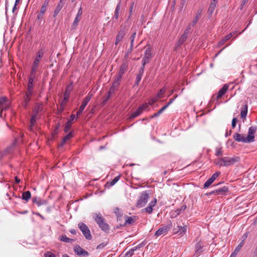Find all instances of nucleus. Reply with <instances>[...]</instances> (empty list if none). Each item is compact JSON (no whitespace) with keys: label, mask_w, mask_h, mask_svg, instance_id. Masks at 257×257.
<instances>
[{"label":"nucleus","mask_w":257,"mask_h":257,"mask_svg":"<svg viewBox=\"0 0 257 257\" xmlns=\"http://www.w3.org/2000/svg\"><path fill=\"white\" fill-rule=\"evenodd\" d=\"M92 216L99 227L105 233H108L110 230L109 225L105 222V219L99 212L92 213Z\"/></svg>","instance_id":"f257e3e1"},{"label":"nucleus","mask_w":257,"mask_h":257,"mask_svg":"<svg viewBox=\"0 0 257 257\" xmlns=\"http://www.w3.org/2000/svg\"><path fill=\"white\" fill-rule=\"evenodd\" d=\"M240 160L239 157H221L214 160V163L220 166L228 167L234 164Z\"/></svg>","instance_id":"f03ea898"},{"label":"nucleus","mask_w":257,"mask_h":257,"mask_svg":"<svg viewBox=\"0 0 257 257\" xmlns=\"http://www.w3.org/2000/svg\"><path fill=\"white\" fill-rule=\"evenodd\" d=\"M45 52V49L44 47H41L37 52L32 67V69H33V71L37 70L41 60L44 57Z\"/></svg>","instance_id":"7ed1b4c3"},{"label":"nucleus","mask_w":257,"mask_h":257,"mask_svg":"<svg viewBox=\"0 0 257 257\" xmlns=\"http://www.w3.org/2000/svg\"><path fill=\"white\" fill-rule=\"evenodd\" d=\"M149 197V194L147 191L142 192L137 200L136 206L138 208L144 207L147 203Z\"/></svg>","instance_id":"20e7f679"},{"label":"nucleus","mask_w":257,"mask_h":257,"mask_svg":"<svg viewBox=\"0 0 257 257\" xmlns=\"http://www.w3.org/2000/svg\"><path fill=\"white\" fill-rule=\"evenodd\" d=\"M78 225L86 239L91 240L92 239V235L88 227L83 222H80Z\"/></svg>","instance_id":"39448f33"},{"label":"nucleus","mask_w":257,"mask_h":257,"mask_svg":"<svg viewBox=\"0 0 257 257\" xmlns=\"http://www.w3.org/2000/svg\"><path fill=\"white\" fill-rule=\"evenodd\" d=\"M256 126H251L248 129L247 137L245 138L247 143H251L254 141V134L256 131Z\"/></svg>","instance_id":"423d86ee"},{"label":"nucleus","mask_w":257,"mask_h":257,"mask_svg":"<svg viewBox=\"0 0 257 257\" xmlns=\"http://www.w3.org/2000/svg\"><path fill=\"white\" fill-rule=\"evenodd\" d=\"M153 57L152 50L151 47L148 46L145 51L144 57L142 60L143 65H146V64L149 62L150 59Z\"/></svg>","instance_id":"0eeeda50"},{"label":"nucleus","mask_w":257,"mask_h":257,"mask_svg":"<svg viewBox=\"0 0 257 257\" xmlns=\"http://www.w3.org/2000/svg\"><path fill=\"white\" fill-rule=\"evenodd\" d=\"M92 97V94L89 93L84 99L81 103V105H80L78 110L77 112V115L80 114L83 110L84 109L85 106L87 104L88 102L90 101L91 98Z\"/></svg>","instance_id":"6e6552de"},{"label":"nucleus","mask_w":257,"mask_h":257,"mask_svg":"<svg viewBox=\"0 0 257 257\" xmlns=\"http://www.w3.org/2000/svg\"><path fill=\"white\" fill-rule=\"evenodd\" d=\"M74 251L76 254L80 256H88L89 255V253L87 251L84 250L78 245L74 246Z\"/></svg>","instance_id":"1a4fd4ad"},{"label":"nucleus","mask_w":257,"mask_h":257,"mask_svg":"<svg viewBox=\"0 0 257 257\" xmlns=\"http://www.w3.org/2000/svg\"><path fill=\"white\" fill-rule=\"evenodd\" d=\"M220 174V172H216L214 173L211 177L209 178L204 184L203 188H207L209 187L211 184L215 180V179L219 176Z\"/></svg>","instance_id":"9d476101"},{"label":"nucleus","mask_w":257,"mask_h":257,"mask_svg":"<svg viewBox=\"0 0 257 257\" xmlns=\"http://www.w3.org/2000/svg\"><path fill=\"white\" fill-rule=\"evenodd\" d=\"M128 66V62L126 61V60H123L122 64L120 66L119 70L117 75L122 77L123 74L127 70Z\"/></svg>","instance_id":"9b49d317"},{"label":"nucleus","mask_w":257,"mask_h":257,"mask_svg":"<svg viewBox=\"0 0 257 257\" xmlns=\"http://www.w3.org/2000/svg\"><path fill=\"white\" fill-rule=\"evenodd\" d=\"M126 34V31L125 29L121 28L120 31L118 32L115 39V44L117 45L120 41H122V39Z\"/></svg>","instance_id":"f8f14e48"},{"label":"nucleus","mask_w":257,"mask_h":257,"mask_svg":"<svg viewBox=\"0 0 257 257\" xmlns=\"http://www.w3.org/2000/svg\"><path fill=\"white\" fill-rule=\"evenodd\" d=\"M16 143L14 142L10 146L8 147L2 153V156L4 157L5 156L12 154L13 153L15 149Z\"/></svg>","instance_id":"ddd939ff"},{"label":"nucleus","mask_w":257,"mask_h":257,"mask_svg":"<svg viewBox=\"0 0 257 257\" xmlns=\"http://www.w3.org/2000/svg\"><path fill=\"white\" fill-rule=\"evenodd\" d=\"M66 0H60L59 2L58 3V5L57 6L56 8H55L54 13L53 15V17L54 18H55L58 15L59 12L61 10L63 6H64L65 4Z\"/></svg>","instance_id":"4468645a"},{"label":"nucleus","mask_w":257,"mask_h":257,"mask_svg":"<svg viewBox=\"0 0 257 257\" xmlns=\"http://www.w3.org/2000/svg\"><path fill=\"white\" fill-rule=\"evenodd\" d=\"M71 85H72V83L70 84V85H67L65 89V92H64V95H63V96H64L63 100L64 101L67 102L69 100V97L70 92L72 90V87Z\"/></svg>","instance_id":"2eb2a0df"},{"label":"nucleus","mask_w":257,"mask_h":257,"mask_svg":"<svg viewBox=\"0 0 257 257\" xmlns=\"http://www.w3.org/2000/svg\"><path fill=\"white\" fill-rule=\"evenodd\" d=\"M228 89V85L227 84H224L223 86L219 90L216 96L217 99H219L222 97V96L225 94Z\"/></svg>","instance_id":"dca6fc26"},{"label":"nucleus","mask_w":257,"mask_h":257,"mask_svg":"<svg viewBox=\"0 0 257 257\" xmlns=\"http://www.w3.org/2000/svg\"><path fill=\"white\" fill-rule=\"evenodd\" d=\"M43 110V104L42 103H37L36 104V106L33 110V113L36 114V115H38V113L42 111Z\"/></svg>","instance_id":"f3484780"},{"label":"nucleus","mask_w":257,"mask_h":257,"mask_svg":"<svg viewBox=\"0 0 257 257\" xmlns=\"http://www.w3.org/2000/svg\"><path fill=\"white\" fill-rule=\"evenodd\" d=\"M73 137V131H71L68 134L66 135L62 139V142L59 145V147H62L67 141Z\"/></svg>","instance_id":"a211bd4d"},{"label":"nucleus","mask_w":257,"mask_h":257,"mask_svg":"<svg viewBox=\"0 0 257 257\" xmlns=\"http://www.w3.org/2000/svg\"><path fill=\"white\" fill-rule=\"evenodd\" d=\"M202 12V9H199L197 11V14H196L195 18H194L192 22L191 23L192 27H194L197 23L198 21L199 20L200 18L201 17Z\"/></svg>","instance_id":"6ab92c4d"},{"label":"nucleus","mask_w":257,"mask_h":257,"mask_svg":"<svg viewBox=\"0 0 257 257\" xmlns=\"http://www.w3.org/2000/svg\"><path fill=\"white\" fill-rule=\"evenodd\" d=\"M32 202L37 204L38 206L46 203V201L44 200L41 199L40 197H34L32 198Z\"/></svg>","instance_id":"aec40b11"},{"label":"nucleus","mask_w":257,"mask_h":257,"mask_svg":"<svg viewBox=\"0 0 257 257\" xmlns=\"http://www.w3.org/2000/svg\"><path fill=\"white\" fill-rule=\"evenodd\" d=\"M233 138L237 142L247 143L245 138L240 134L235 133L233 136Z\"/></svg>","instance_id":"412c9836"},{"label":"nucleus","mask_w":257,"mask_h":257,"mask_svg":"<svg viewBox=\"0 0 257 257\" xmlns=\"http://www.w3.org/2000/svg\"><path fill=\"white\" fill-rule=\"evenodd\" d=\"M217 3L216 2H213L212 1H211L210 6L208 10V14L209 16L210 17H211L212 14L213 13L216 7V4Z\"/></svg>","instance_id":"4be33fe9"},{"label":"nucleus","mask_w":257,"mask_h":257,"mask_svg":"<svg viewBox=\"0 0 257 257\" xmlns=\"http://www.w3.org/2000/svg\"><path fill=\"white\" fill-rule=\"evenodd\" d=\"M168 230V228L167 226L159 228L156 232H155V235L156 236H159L162 234H166Z\"/></svg>","instance_id":"5701e85b"},{"label":"nucleus","mask_w":257,"mask_h":257,"mask_svg":"<svg viewBox=\"0 0 257 257\" xmlns=\"http://www.w3.org/2000/svg\"><path fill=\"white\" fill-rule=\"evenodd\" d=\"M217 195H223L228 191V188L227 186H223L221 188L216 189Z\"/></svg>","instance_id":"b1692460"},{"label":"nucleus","mask_w":257,"mask_h":257,"mask_svg":"<svg viewBox=\"0 0 257 257\" xmlns=\"http://www.w3.org/2000/svg\"><path fill=\"white\" fill-rule=\"evenodd\" d=\"M37 116L36 114H33L30 119V125H29V129L32 131L33 128V126L36 121Z\"/></svg>","instance_id":"393cba45"},{"label":"nucleus","mask_w":257,"mask_h":257,"mask_svg":"<svg viewBox=\"0 0 257 257\" xmlns=\"http://www.w3.org/2000/svg\"><path fill=\"white\" fill-rule=\"evenodd\" d=\"M243 246V241L240 242L232 252L230 257H236L237 252L240 250Z\"/></svg>","instance_id":"a878e982"},{"label":"nucleus","mask_w":257,"mask_h":257,"mask_svg":"<svg viewBox=\"0 0 257 257\" xmlns=\"http://www.w3.org/2000/svg\"><path fill=\"white\" fill-rule=\"evenodd\" d=\"M177 227L178 230L175 231V232H179L181 235L184 234L187 231V226L186 225L184 226H178Z\"/></svg>","instance_id":"bb28decb"},{"label":"nucleus","mask_w":257,"mask_h":257,"mask_svg":"<svg viewBox=\"0 0 257 257\" xmlns=\"http://www.w3.org/2000/svg\"><path fill=\"white\" fill-rule=\"evenodd\" d=\"M31 194L29 191L24 192L22 194V199L25 201H28L31 198Z\"/></svg>","instance_id":"cd10ccee"},{"label":"nucleus","mask_w":257,"mask_h":257,"mask_svg":"<svg viewBox=\"0 0 257 257\" xmlns=\"http://www.w3.org/2000/svg\"><path fill=\"white\" fill-rule=\"evenodd\" d=\"M120 178V175L117 176L111 182H107L105 184V186H107L108 187L112 186L119 180Z\"/></svg>","instance_id":"c85d7f7f"},{"label":"nucleus","mask_w":257,"mask_h":257,"mask_svg":"<svg viewBox=\"0 0 257 257\" xmlns=\"http://www.w3.org/2000/svg\"><path fill=\"white\" fill-rule=\"evenodd\" d=\"M124 217L125 218V222L123 224H121L120 226H125L127 224H131L135 221L134 219L132 217H128V216L125 215Z\"/></svg>","instance_id":"c756f323"},{"label":"nucleus","mask_w":257,"mask_h":257,"mask_svg":"<svg viewBox=\"0 0 257 257\" xmlns=\"http://www.w3.org/2000/svg\"><path fill=\"white\" fill-rule=\"evenodd\" d=\"M59 240H60L61 241L65 242L67 243L72 242L74 240L73 239H71L66 236L65 235H62L60 236L59 237Z\"/></svg>","instance_id":"7c9ffc66"},{"label":"nucleus","mask_w":257,"mask_h":257,"mask_svg":"<svg viewBox=\"0 0 257 257\" xmlns=\"http://www.w3.org/2000/svg\"><path fill=\"white\" fill-rule=\"evenodd\" d=\"M142 112L143 111H142L141 108L139 107L135 111L132 113L131 115V118H134L140 115Z\"/></svg>","instance_id":"2f4dec72"},{"label":"nucleus","mask_w":257,"mask_h":257,"mask_svg":"<svg viewBox=\"0 0 257 257\" xmlns=\"http://www.w3.org/2000/svg\"><path fill=\"white\" fill-rule=\"evenodd\" d=\"M121 78H122L121 77H120L118 75L116 76L114 79V81L112 84V85L117 88V87L118 86V85L120 84V81L121 80Z\"/></svg>","instance_id":"473e14b6"},{"label":"nucleus","mask_w":257,"mask_h":257,"mask_svg":"<svg viewBox=\"0 0 257 257\" xmlns=\"http://www.w3.org/2000/svg\"><path fill=\"white\" fill-rule=\"evenodd\" d=\"M36 70L33 71V69H31L30 75L28 81V83L30 84H33L35 76V73H36Z\"/></svg>","instance_id":"72a5a7b5"},{"label":"nucleus","mask_w":257,"mask_h":257,"mask_svg":"<svg viewBox=\"0 0 257 257\" xmlns=\"http://www.w3.org/2000/svg\"><path fill=\"white\" fill-rule=\"evenodd\" d=\"M243 107L240 112V116L242 118H245L247 113V105H245Z\"/></svg>","instance_id":"f704fd0d"},{"label":"nucleus","mask_w":257,"mask_h":257,"mask_svg":"<svg viewBox=\"0 0 257 257\" xmlns=\"http://www.w3.org/2000/svg\"><path fill=\"white\" fill-rule=\"evenodd\" d=\"M120 9V3H118L116 6V7L115 8V11H114V14L113 18L115 19H117L119 16V11Z\"/></svg>","instance_id":"c9c22d12"},{"label":"nucleus","mask_w":257,"mask_h":257,"mask_svg":"<svg viewBox=\"0 0 257 257\" xmlns=\"http://www.w3.org/2000/svg\"><path fill=\"white\" fill-rule=\"evenodd\" d=\"M9 100L6 96H1L0 97V108L6 103L8 102Z\"/></svg>","instance_id":"e433bc0d"},{"label":"nucleus","mask_w":257,"mask_h":257,"mask_svg":"<svg viewBox=\"0 0 257 257\" xmlns=\"http://www.w3.org/2000/svg\"><path fill=\"white\" fill-rule=\"evenodd\" d=\"M166 109V106H164L157 113H154L152 116H151V118H153L159 116Z\"/></svg>","instance_id":"4c0bfd02"},{"label":"nucleus","mask_w":257,"mask_h":257,"mask_svg":"<svg viewBox=\"0 0 257 257\" xmlns=\"http://www.w3.org/2000/svg\"><path fill=\"white\" fill-rule=\"evenodd\" d=\"M24 100L22 102V105L24 108H26L31 98L23 97Z\"/></svg>","instance_id":"58836bf2"},{"label":"nucleus","mask_w":257,"mask_h":257,"mask_svg":"<svg viewBox=\"0 0 257 257\" xmlns=\"http://www.w3.org/2000/svg\"><path fill=\"white\" fill-rule=\"evenodd\" d=\"M187 37L188 35L183 33V34L182 35V36L179 39L178 42V46L181 45L184 43V42L186 40Z\"/></svg>","instance_id":"ea45409f"},{"label":"nucleus","mask_w":257,"mask_h":257,"mask_svg":"<svg viewBox=\"0 0 257 257\" xmlns=\"http://www.w3.org/2000/svg\"><path fill=\"white\" fill-rule=\"evenodd\" d=\"M202 252V247L200 244H197L196 245V251L195 254L196 256L199 255L200 253Z\"/></svg>","instance_id":"a19ab883"},{"label":"nucleus","mask_w":257,"mask_h":257,"mask_svg":"<svg viewBox=\"0 0 257 257\" xmlns=\"http://www.w3.org/2000/svg\"><path fill=\"white\" fill-rule=\"evenodd\" d=\"M113 210L114 213L117 216V220H118V218L122 216V214L120 212V209L118 207H115L114 208Z\"/></svg>","instance_id":"79ce46f5"},{"label":"nucleus","mask_w":257,"mask_h":257,"mask_svg":"<svg viewBox=\"0 0 257 257\" xmlns=\"http://www.w3.org/2000/svg\"><path fill=\"white\" fill-rule=\"evenodd\" d=\"M186 205H183L180 208L177 209L175 212L176 213V214L175 216L179 215L181 213H182L183 211H184L186 209Z\"/></svg>","instance_id":"37998d69"},{"label":"nucleus","mask_w":257,"mask_h":257,"mask_svg":"<svg viewBox=\"0 0 257 257\" xmlns=\"http://www.w3.org/2000/svg\"><path fill=\"white\" fill-rule=\"evenodd\" d=\"M110 96H111V95L107 93V95H105L103 97V100L101 103L102 106H104L106 104V103L107 102V101L110 98Z\"/></svg>","instance_id":"c03bdc74"},{"label":"nucleus","mask_w":257,"mask_h":257,"mask_svg":"<svg viewBox=\"0 0 257 257\" xmlns=\"http://www.w3.org/2000/svg\"><path fill=\"white\" fill-rule=\"evenodd\" d=\"M222 154H223V152L221 150V148H216V153H215V156H217V157H218L219 158H220L219 157H221L222 156Z\"/></svg>","instance_id":"a18cd8bd"},{"label":"nucleus","mask_w":257,"mask_h":257,"mask_svg":"<svg viewBox=\"0 0 257 257\" xmlns=\"http://www.w3.org/2000/svg\"><path fill=\"white\" fill-rule=\"evenodd\" d=\"M71 123L70 121H67L65 125L64 131L65 133L68 132L69 130L71 128Z\"/></svg>","instance_id":"49530a36"},{"label":"nucleus","mask_w":257,"mask_h":257,"mask_svg":"<svg viewBox=\"0 0 257 257\" xmlns=\"http://www.w3.org/2000/svg\"><path fill=\"white\" fill-rule=\"evenodd\" d=\"M32 92H33V90H30L27 89L24 97L31 98V96L32 95Z\"/></svg>","instance_id":"de8ad7c7"},{"label":"nucleus","mask_w":257,"mask_h":257,"mask_svg":"<svg viewBox=\"0 0 257 257\" xmlns=\"http://www.w3.org/2000/svg\"><path fill=\"white\" fill-rule=\"evenodd\" d=\"M135 251V250L134 248H132L125 253L124 257H132V256L134 254Z\"/></svg>","instance_id":"09e8293b"},{"label":"nucleus","mask_w":257,"mask_h":257,"mask_svg":"<svg viewBox=\"0 0 257 257\" xmlns=\"http://www.w3.org/2000/svg\"><path fill=\"white\" fill-rule=\"evenodd\" d=\"M136 31H134L131 36L130 37V40H131V44L132 45V47H133L134 42L136 36Z\"/></svg>","instance_id":"8fccbe9b"},{"label":"nucleus","mask_w":257,"mask_h":257,"mask_svg":"<svg viewBox=\"0 0 257 257\" xmlns=\"http://www.w3.org/2000/svg\"><path fill=\"white\" fill-rule=\"evenodd\" d=\"M153 210V208L151 206H148V207L143 209L142 211L147 212L149 214H151L152 213Z\"/></svg>","instance_id":"3c124183"},{"label":"nucleus","mask_w":257,"mask_h":257,"mask_svg":"<svg viewBox=\"0 0 257 257\" xmlns=\"http://www.w3.org/2000/svg\"><path fill=\"white\" fill-rule=\"evenodd\" d=\"M192 24H190L186 28L185 30L184 31V34L188 35V34L190 33V30H191L192 28Z\"/></svg>","instance_id":"603ef678"},{"label":"nucleus","mask_w":257,"mask_h":257,"mask_svg":"<svg viewBox=\"0 0 257 257\" xmlns=\"http://www.w3.org/2000/svg\"><path fill=\"white\" fill-rule=\"evenodd\" d=\"M80 20V18H79L78 17H76V18L74 19V21L73 22V23L72 24V27L73 28L76 27L78 25V22Z\"/></svg>","instance_id":"864d4df0"},{"label":"nucleus","mask_w":257,"mask_h":257,"mask_svg":"<svg viewBox=\"0 0 257 257\" xmlns=\"http://www.w3.org/2000/svg\"><path fill=\"white\" fill-rule=\"evenodd\" d=\"M117 89L116 87H114V86L111 85V86L110 87L109 91H108L107 93L110 95H111L112 94H113L116 89Z\"/></svg>","instance_id":"5fc2aeb1"},{"label":"nucleus","mask_w":257,"mask_h":257,"mask_svg":"<svg viewBox=\"0 0 257 257\" xmlns=\"http://www.w3.org/2000/svg\"><path fill=\"white\" fill-rule=\"evenodd\" d=\"M142 76H140L138 74L137 75L136 79L135 82V85H139V84L142 79Z\"/></svg>","instance_id":"6e6d98bb"},{"label":"nucleus","mask_w":257,"mask_h":257,"mask_svg":"<svg viewBox=\"0 0 257 257\" xmlns=\"http://www.w3.org/2000/svg\"><path fill=\"white\" fill-rule=\"evenodd\" d=\"M234 34V32H231L229 34L226 35L225 37L223 38V39L225 40V41H227L229 40Z\"/></svg>","instance_id":"4d7b16f0"},{"label":"nucleus","mask_w":257,"mask_h":257,"mask_svg":"<svg viewBox=\"0 0 257 257\" xmlns=\"http://www.w3.org/2000/svg\"><path fill=\"white\" fill-rule=\"evenodd\" d=\"M145 66V65H142L141 67L139 69V71L138 75L143 76L144 72Z\"/></svg>","instance_id":"13d9d810"},{"label":"nucleus","mask_w":257,"mask_h":257,"mask_svg":"<svg viewBox=\"0 0 257 257\" xmlns=\"http://www.w3.org/2000/svg\"><path fill=\"white\" fill-rule=\"evenodd\" d=\"M237 121H238V120L236 117H234L232 119V122H231V126L233 128H234L236 126V123L237 122Z\"/></svg>","instance_id":"bf43d9fd"},{"label":"nucleus","mask_w":257,"mask_h":257,"mask_svg":"<svg viewBox=\"0 0 257 257\" xmlns=\"http://www.w3.org/2000/svg\"><path fill=\"white\" fill-rule=\"evenodd\" d=\"M141 108L142 111L144 110L147 109L149 108V104L147 103H144L142 105L139 106Z\"/></svg>","instance_id":"052dcab7"},{"label":"nucleus","mask_w":257,"mask_h":257,"mask_svg":"<svg viewBox=\"0 0 257 257\" xmlns=\"http://www.w3.org/2000/svg\"><path fill=\"white\" fill-rule=\"evenodd\" d=\"M10 104L7 102L6 103H5L3 106L2 108H1V109L3 110V111H4V110H6L7 109H8L9 108H10Z\"/></svg>","instance_id":"680f3d73"},{"label":"nucleus","mask_w":257,"mask_h":257,"mask_svg":"<svg viewBox=\"0 0 257 257\" xmlns=\"http://www.w3.org/2000/svg\"><path fill=\"white\" fill-rule=\"evenodd\" d=\"M177 97V95H175L174 98H170L169 100V102L165 105L166 106V108L174 101L175 99Z\"/></svg>","instance_id":"e2e57ef3"},{"label":"nucleus","mask_w":257,"mask_h":257,"mask_svg":"<svg viewBox=\"0 0 257 257\" xmlns=\"http://www.w3.org/2000/svg\"><path fill=\"white\" fill-rule=\"evenodd\" d=\"M157 199L156 198H154V200L152 201L149 204V206H151L152 208L157 203Z\"/></svg>","instance_id":"0e129e2a"},{"label":"nucleus","mask_w":257,"mask_h":257,"mask_svg":"<svg viewBox=\"0 0 257 257\" xmlns=\"http://www.w3.org/2000/svg\"><path fill=\"white\" fill-rule=\"evenodd\" d=\"M45 257H56V255L50 252H47L45 253Z\"/></svg>","instance_id":"69168bd1"},{"label":"nucleus","mask_w":257,"mask_h":257,"mask_svg":"<svg viewBox=\"0 0 257 257\" xmlns=\"http://www.w3.org/2000/svg\"><path fill=\"white\" fill-rule=\"evenodd\" d=\"M166 91V89L164 88H162L160 90L159 92L158 93L157 95L159 97H161V95L163 94Z\"/></svg>","instance_id":"338daca9"},{"label":"nucleus","mask_w":257,"mask_h":257,"mask_svg":"<svg viewBox=\"0 0 257 257\" xmlns=\"http://www.w3.org/2000/svg\"><path fill=\"white\" fill-rule=\"evenodd\" d=\"M145 245V243L144 242H142V243H141L140 244H139V245H138L137 246H135L134 247V249L135 250H136L137 249H140L141 248V247H143Z\"/></svg>","instance_id":"774afa93"}]
</instances>
